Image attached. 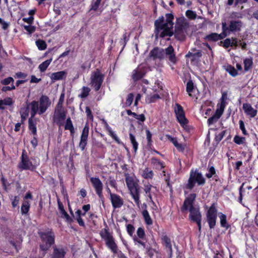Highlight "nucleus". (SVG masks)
Masks as SVG:
<instances>
[{"instance_id": "f257e3e1", "label": "nucleus", "mask_w": 258, "mask_h": 258, "mask_svg": "<svg viewBox=\"0 0 258 258\" xmlns=\"http://www.w3.org/2000/svg\"><path fill=\"white\" fill-rule=\"evenodd\" d=\"M166 22H164V18L162 17L155 22V26L156 29V35L161 37L165 36H171L173 34L172 29L173 23L172 20L173 16L171 14L166 15Z\"/></svg>"}, {"instance_id": "f03ea898", "label": "nucleus", "mask_w": 258, "mask_h": 258, "mask_svg": "<svg viewBox=\"0 0 258 258\" xmlns=\"http://www.w3.org/2000/svg\"><path fill=\"white\" fill-rule=\"evenodd\" d=\"M196 195L195 194L190 195L184 201L182 210H189L190 212L189 218L194 222H196L198 226L199 230L201 229L202 215L200 212L199 208L194 207L192 206L194 201L195 200Z\"/></svg>"}, {"instance_id": "7ed1b4c3", "label": "nucleus", "mask_w": 258, "mask_h": 258, "mask_svg": "<svg viewBox=\"0 0 258 258\" xmlns=\"http://www.w3.org/2000/svg\"><path fill=\"white\" fill-rule=\"evenodd\" d=\"M50 104V99L45 95L41 96L38 101H33L29 103L31 118H33L36 114L41 115L44 113Z\"/></svg>"}, {"instance_id": "20e7f679", "label": "nucleus", "mask_w": 258, "mask_h": 258, "mask_svg": "<svg viewBox=\"0 0 258 258\" xmlns=\"http://www.w3.org/2000/svg\"><path fill=\"white\" fill-rule=\"evenodd\" d=\"M165 56L168 57L169 60L173 63L176 62V57L174 53V48L171 45L165 49L155 47L150 52V56L154 60L163 59Z\"/></svg>"}, {"instance_id": "39448f33", "label": "nucleus", "mask_w": 258, "mask_h": 258, "mask_svg": "<svg viewBox=\"0 0 258 258\" xmlns=\"http://www.w3.org/2000/svg\"><path fill=\"white\" fill-rule=\"evenodd\" d=\"M125 176V182L130 191L131 195L137 206L140 207L141 202L140 201L139 186L138 181L135 177L130 176L128 174H126Z\"/></svg>"}, {"instance_id": "423d86ee", "label": "nucleus", "mask_w": 258, "mask_h": 258, "mask_svg": "<svg viewBox=\"0 0 258 258\" xmlns=\"http://www.w3.org/2000/svg\"><path fill=\"white\" fill-rule=\"evenodd\" d=\"M39 234L42 241V243L40 244V247L42 250L46 251L54 243V234L50 229H48L45 232H39Z\"/></svg>"}, {"instance_id": "0eeeda50", "label": "nucleus", "mask_w": 258, "mask_h": 258, "mask_svg": "<svg viewBox=\"0 0 258 258\" xmlns=\"http://www.w3.org/2000/svg\"><path fill=\"white\" fill-rule=\"evenodd\" d=\"M205 182V179L201 173L197 171H192L190 172L186 188L191 189L194 187L196 183H197L198 185H203Z\"/></svg>"}, {"instance_id": "6e6552de", "label": "nucleus", "mask_w": 258, "mask_h": 258, "mask_svg": "<svg viewBox=\"0 0 258 258\" xmlns=\"http://www.w3.org/2000/svg\"><path fill=\"white\" fill-rule=\"evenodd\" d=\"M103 79L104 76L99 70H97L92 73L90 78L91 84L96 91H98L100 89Z\"/></svg>"}, {"instance_id": "1a4fd4ad", "label": "nucleus", "mask_w": 258, "mask_h": 258, "mask_svg": "<svg viewBox=\"0 0 258 258\" xmlns=\"http://www.w3.org/2000/svg\"><path fill=\"white\" fill-rule=\"evenodd\" d=\"M18 167L21 170H33L36 168V166L32 164L25 151L22 152L21 161L19 164Z\"/></svg>"}, {"instance_id": "9d476101", "label": "nucleus", "mask_w": 258, "mask_h": 258, "mask_svg": "<svg viewBox=\"0 0 258 258\" xmlns=\"http://www.w3.org/2000/svg\"><path fill=\"white\" fill-rule=\"evenodd\" d=\"M66 117V112L63 108L55 107L53 116L54 122L59 126L62 125Z\"/></svg>"}, {"instance_id": "9b49d317", "label": "nucleus", "mask_w": 258, "mask_h": 258, "mask_svg": "<svg viewBox=\"0 0 258 258\" xmlns=\"http://www.w3.org/2000/svg\"><path fill=\"white\" fill-rule=\"evenodd\" d=\"M178 121L182 126H184L187 123V120L185 118L184 112L182 107L179 104H175L174 108Z\"/></svg>"}, {"instance_id": "f8f14e48", "label": "nucleus", "mask_w": 258, "mask_h": 258, "mask_svg": "<svg viewBox=\"0 0 258 258\" xmlns=\"http://www.w3.org/2000/svg\"><path fill=\"white\" fill-rule=\"evenodd\" d=\"M207 217L210 228H213L216 225L217 219V210L213 205L208 211Z\"/></svg>"}, {"instance_id": "ddd939ff", "label": "nucleus", "mask_w": 258, "mask_h": 258, "mask_svg": "<svg viewBox=\"0 0 258 258\" xmlns=\"http://www.w3.org/2000/svg\"><path fill=\"white\" fill-rule=\"evenodd\" d=\"M187 28L186 23H183L181 25H177L175 27L174 33L176 38L180 41L183 40L186 34Z\"/></svg>"}, {"instance_id": "4468645a", "label": "nucleus", "mask_w": 258, "mask_h": 258, "mask_svg": "<svg viewBox=\"0 0 258 258\" xmlns=\"http://www.w3.org/2000/svg\"><path fill=\"white\" fill-rule=\"evenodd\" d=\"M90 181L100 199H103V184L99 178L91 177Z\"/></svg>"}, {"instance_id": "2eb2a0df", "label": "nucleus", "mask_w": 258, "mask_h": 258, "mask_svg": "<svg viewBox=\"0 0 258 258\" xmlns=\"http://www.w3.org/2000/svg\"><path fill=\"white\" fill-rule=\"evenodd\" d=\"M108 192L110 195V199L114 209L120 208L123 204V199L118 195L111 192L110 190L108 188Z\"/></svg>"}, {"instance_id": "dca6fc26", "label": "nucleus", "mask_w": 258, "mask_h": 258, "mask_svg": "<svg viewBox=\"0 0 258 258\" xmlns=\"http://www.w3.org/2000/svg\"><path fill=\"white\" fill-rule=\"evenodd\" d=\"M89 126L88 125H85L82 131V135L81 136V140L79 144V147L81 149L82 151H83L85 149V148L87 145V142L89 135Z\"/></svg>"}, {"instance_id": "f3484780", "label": "nucleus", "mask_w": 258, "mask_h": 258, "mask_svg": "<svg viewBox=\"0 0 258 258\" xmlns=\"http://www.w3.org/2000/svg\"><path fill=\"white\" fill-rule=\"evenodd\" d=\"M163 243L165 247L166 250L168 254L169 257L172 256V248L170 239L167 235H163L161 237Z\"/></svg>"}, {"instance_id": "a211bd4d", "label": "nucleus", "mask_w": 258, "mask_h": 258, "mask_svg": "<svg viewBox=\"0 0 258 258\" xmlns=\"http://www.w3.org/2000/svg\"><path fill=\"white\" fill-rule=\"evenodd\" d=\"M243 109L247 115L250 117H254L257 114V110L254 109L249 103H243L242 105Z\"/></svg>"}, {"instance_id": "6ab92c4d", "label": "nucleus", "mask_w": 258, "mask_h": 258, "mask_svg": "<svg viewBox=\"0 0 258 258\" xmlns=\"http://www.w3.org/2000/svg\"><path fill=\"white\" fill-rule=\"evenodd\" d=\"M242 23L240 21H231L229 25V31L231 32L240 30Z\"/></svg>"}, {"instance_id": "aec40b11", "label": "nucleus", "mask_w": 258, "mask_h": 258, "mask_svg": "<svg viewBox=\"0 0 258 258\" xmlns=\"http://www.w3.org/2000/svg\"><path fill=\"white\" fill-rule=\"evenodd\" d=\"M67 72L64 71L53 73L50 76V79L52 81L60 80L66 77Z\"/></svg>"}, {"instance_id": "412c9836", "label": "nucleus", "mask_w": 258, "mask_h": 258, "mask_svg": "<svg viewBox=\"0 0 258 258\" xmlns=\"http://www.w3.org/2000/svg\"><path fill=\"white\" fill-rule=\"evenodd\" d=\"M224 111L221 109H217L216 112L213 116L210 117L208 119V123L209 125H211L216 122L218 119L221 117Z\"/></svg>"}, {"instance_id": "4be33fe9", "label": "nucleus", "mask_w": 258, "mask_h": 258, "mask_svg": "<svg viewBox=\"0 0 258 258\" xmlns=\"http://www.w3.org/2000/svg\"><path fill=\"white\" fill-rule=\"evenodd\" d=\"M107 246L114 253L117 252V246L112 237L105 241Z\"/></svg>"}, {"instance_id": "5701e85b", "label": "nucleus", "mask_w": 258, "mask_h": 258, "mask_svg": "<svg viewBox=\"0 0 258 258\" xmlns=\"http://www.w3.org/2000/svg\"><path fill=\"white\" fill-rule=\"evenodd\" d=\"M65 253L62 248L54 247L51 258H64Z\"/></svg>"}, {"instance_id": "b1692460", "label": "nucleus", "mask_w": 258, "mask_h": 258, "mask_svg": "<svg viewBox=\"0 0 258 258\" xmlns=\"http://www.w3.org/2000/svg\"><path fill=\"white\" fill-rule=\"evenodd\" d=\"M168 139L171 142L174 146L177 148L179 151H183L185 147L184 146L178 143L176 138H173L170 136H167Z\"/></svg>"}, {"instance_id": "393cba45", "label": "nucleus", "mask_w": 258, "mask_h": 258, "mask_svg": "<svg viewBox=\"0 0 258 258\" xmlns=\"http://www.w3.org/2000/svg\"><path fill=\"white\" fill-rule=\"evenodd\" d=\"M224 70L233 77H235L238 75V72L234 67L230 64H226L223 66Z\"/></svg>"}, {"instance_id": "a878e982", "label": "nucleus", "mask_w": 258, "mask_h": 258, "mask_svg": "<svg viewBox=\"0 0 258 258\" xmlns=\"http://www.w3.org/2000/svg\"><path fill=\"white\" fill-rule=\"evenodd\" d=\"M144 76V72L140 69H137L133 72L132 78L136 81L142 78Z\"/></svg>"}, {"instance_id": "bb28decb", "label": "nucleus", "mask_w": 258, "mask_h": 258, "mask_svg": "<svg viewBox=\"0 0 258 258\" xmlns=\"http://www.w3.org/2000/svg\"><path fill=\"white\" fill-rule=\"evenodd\" d=\"M142 176L145 179H152L153 177L154 173L152 170L148 168L143 169L141 172Z\"/></svg>"}, {"instance_id": "cd10ccee", "label": "nucleus", "mask_w": 258, "mask_h": 258, "mask_svg": "<svg viewBox=\"0 0 258 258\" xmlns=\"http://www.w3.org/2000/svg\"><path fill=\"white\" fill-rule=\"evenodd\" d=\"M142 215L144 217L145 222L146 224H147L148 225H151L153 224V221H152L147 210H143Z\"/></svg>"}, {"instance_id": "c85d7f7f", "label": "nucleus", "mask_w": 258, "mask_h": 258, "mask_svg": "<svg viewBox=\"0 0 258 258\" xmlns=\"http://www.w3.org/2000/svg\"><path fill=\"white\" fill-rule=\"evenodd\" d=\"M28 104L29 103H27L26 107L21 109L20 114L22 120H25L28 116L29 109H30Z\"/></svg>"}, {"instance_id": "c756f323", "label": "nucleus", "mask_w": 258, "mask_h": 258, "mask_svg": "<svg viewBox=\"0 0 258 258\" xmlns=\"http://www.w3.org/2000/svg\"><path fill=\"white\" fill-rule=\"evenodd\" d=\"M30 206V202L28 201H24L21 206L22 214L24 215L28 213Z\"/></svg>"}, {"instance_id": "7c9ffc66", "label": "nucleus", "mask_w": 258, "mask_h": 258, "mask_svg": "<svg viewBox=\"0 0 258 258\" xmlns=\"http://www.w3.org/2000/svg\"><path fill=\"white\" fill-rule=\"evenodd\" d=\"M100 235L102 238H103L105 241L109 240V239L112 237V236L109 232L108 230L105 228L103 229L100 231Z\"/></svg>"}, {"instance_id": "2f4dec72", "label": "nucleus", "mask_w": 258, "mask_h": 258, "mask_svg": "<svg viewBox=\"0 0 258 258\" xmlns=\"http://www.w3.org/2000/svg\"><path fill=\"white\" fill-rule=\"evenodd\" d=\"M221 35H218L217 33H213L211 34L208 35L205 37V39L210 41H216L220 38Z\"/></svg>"}, {"instance_id": "473e14b6", "label": "nucleus", "mask_w": 258, "mask_h": 258, "mask_svg": "<svg viewBox=\"0 0 258 258\" xmlns=\"http://www.w3.org/2000/svg\"><path fill=\"white\" fill-rule=\"evenodd\" d=\"M253 63L252 57L246 58L244 60V67L245 71H248Z\"/></svg>"}, {"instance_id": "72a5a7b5", "label": "nucleus", "mask_w": 258, "mask_h": 258, "mask_svg": "<svg viewBox=\"0 0 258 258\" xmlns=\"http://www.w3.org/2000/svg\"><path fill=\"white\" fill-rule=\"evenodd\" d=\"M52 61V59H47L39 66V69L41 72H44L49 66Z\"/></svg>"}, {"instance_id": "f704fd0d", "label": "nucleus", "mask_w": 258, "mask_h": 258, "mask_svg": "<svg viewBox=\"0 0 258 258\" xmlns=\"http://www.w3.org/2000/svg\"><path fill=\"white\" fill-rule=\"evenodd\" d=\"M64 128L65 130H70L71 133H74V128L71 118L69 117L67 118Z\"/></svg>"}, {"instance_id": "c9c22d12", "label": "nucleus", "mask_w": 258, "mask_h": 258, "mask_svg": "<svg viewBox=\"0 0 258 258\" xmlns=\"http://www.w3.org/2000/svg\"><path fill=\"white\" fill-rule=\"evenodd\" d=\"M90 91V89L87 87H83L81 90V93L79 95V97L81 98H86L88 96L89 92Z\"/></svg>"}, {"instance_id": "e433bc0d", "label": "nucleus", "mask_w": 258, "mask_h": 258, "mask_svg": "<svg viewBox=\"0 0 258 258\" xmlns=\"http://www.w3.org/2000/svg\"><path fill=\"white\" fill-rule=\"evenodd\" d=\"M227 96H228L227 93L226 92H224L222 94V96L221 98V106H220V109H221V110L224 111V108H225V106L226 105L225 101L227 99Z\"/></svg>"}, {"instance_id": "4c0bfd02", "label": "nucleus", "mask_w": 258, "mask_h": 258, "mask_svg": "<svg viewBox=\"0 0 258 258\" xmlns=\"http://www.w3.org/2000/svg\"><path fill=\"white\" fill-rule=\"evenodd\" d=\"M194 89V83L192 80H189L186 84V92L188 93L189 96H191V93L192 92Z\"/></svg>"}, {"instance_id": "58836bf2", "label": "nucleus", "mask_w": 258, "mask_h": 258, "mask_svg": "<svg viewBox=\"0 0 258 258\" xmlns=\"http://www.w3.org/2000/svg\"><path fill=\"white\" fill-rule=\"evenodd\" d=\"M32 118L31 117L29 119L28 123H29V128L31 130L33 135L36 134V126L35 124L34 123L32 120Z\"/></svg>"}, {"instance_id": "ea45409f", "label": "nucleus", "mask_w": 258, "mask_h": 258, "mask_svg": "<svg viewBox=\"0 0 258 258\" xmlns=\"http://www.w3.org/2000/svg\"><path fill=\"white\" fill-rule=\"evenodd\" d=\"M152 188H154V187L150 183H148L144 185V191L146 192L147 196H148L151 200H152V196L150 193Z\"/></svg>"}, {"instance_id": "a19ab883", "label": "nucleus", "mask_w": 258, "mask_h": 258, "mask_svg": "<svg viewBox=\"0 0 258 258\" xmlns=\"http://www.w3.org/2000/svg\"><path fill=\"white\" fill-rule=\"evenodd\" d=\"M220 219L221 226L222 227H225L226 228H228L229 227V226L227 222L226 215L221 213V216H220Z\"/></svg>"}, {"instance_id": "79ce46f5", "label": "nucleus", "mask_w": 258, "mask_h": 258, "mask_svg": "<svg viewBox=\"0 0 258 258\" xmlns=\"http://www.w3.org/2000/svg\"><path fill=\"white\" fill-rule=\"evenodd\" d=\"M36 45L39 50H44L46 48L45 42L42 40H38L36 41Z\"/></svg>"}, {"instance_id": "37998d69", "label": "nucleus", "mask_w": 258, "mask_h": 258, "mask_svg": "<svg viewBox=\"0 0 258 258\" xmlns=\"http://www.w3.org/2000/svg\"><path fill=\"white\" fill-rule=\"evenodd\" d=\"M130 139L133 145L134 150L136 152L138 149V144L136 140L135 137L132 134H130Z\"/></svg>"}, {"instance_id": "c03bdc74", "label": "nucleus", "mask_w": 258, "mask_h": 258, "mask_svg": "<svg viewBox=\"0 0 258 258\" xmlns=\"http://www.w3.org/2000/svg\"><path fill=\"white\" fill-rule=\"evenodd\" d=\"M58 204L59 210L62 216H63L64 217H65L68 220L70 217L69 215L64 210L62 205L59 202L58 203Z\"/></svg>"}, {"instance_id": "a18cd8bd", "label": "nucleus", "mask_w": 258, "mask_h": 258, "mask_svg": "<svg viewBox=\"0 0 258 258\" xmlns=\"http://www.w3.org/2000/svg\"><path fill=\"white\" fill-rule=\"evenodd\" d=\"M152 163H153L158 169H162L164 167L163 164L157 159H153Z\"/></svg>"}, {"instance_id": "49530a36", "label": "nucleus", "mask_w": 258, "mask_h": 258, "mask_svg": "<svg viewBox=\"0 0 258 258\" xmlns=\"http://www.w3.org/2000/svg\"><path fill=\"white\" fill-rule=\"evenodd\" d=\"M245 138L244 137H239V136H235L234 138V142L237 144H238V145H240V144H242L244 143V142L245 141Z\"/></svg>"}, {"instance_id": "de8ad7c7", "label": "nucleus", "mask_w": 258, "mask_h": 258, "mask_svg": "<svg viewBox=\"0 0 258 258\" xmlns=\"http://www.w3.org/2000/svg\"><path fill=\"white\" fill-rule=\"evenodd\" d=\"M101 1V0H95L94 2H93L91 5V8L90 10L96 11L100 6Z\"/></svg>"}, {"instance_id": "09e8293b", "label": "nucleus", "mask_w": 258, "mask_h": 258, "mask_svg": "<svg viewBox=\"0 0 258 258\" xmlns=\"http://www.w3.org/2000/svg\"><path fill=\"white\" fill-rule=\"evenodd\" d=\"M134 96L133 94L130 93L128 95L127 98L126 100L125 104L127 106H130L133 103Z\"/></svg>"}, {"instance_id": "8fccbe9b", "label": "nucleus", "mask_w": 258, "mask_h": 258, "mask_svg": "<svg viewBox=\"0 0 258 258\" xmlns=\"http://www.w3.org/2000/svg\"><path fill=\"white\" fill-rule=\"evenodd\" d=\"M137 234L139 238L141 239L144 238L145 235V233L143 228L139 227L137 230Z\"/></svg>"}, {"instance_id": "3c124183", "label": "nucleus", "mask_w": 258, "mask_h": 258, "mask_svg": "<svg viewBox=\"0 0 258 258\" xmlns=\"http://www.w3.org/2000/svg\"><path fill=\"white\" fill-rule=\"evenodd\" d=\"M64 94L63 93H62L60 95L58 102L55 107L63 108L62 104L64 101Z\"/></svg>"}, {"instance_id": "603ef678", "label": "nucleus", "mask_w": 258, "mask_h": 258, "mask_svg": "<svg viewBox=\"0 0 258 258\" xmlns=\"http://www.w3.org/2000/svg\"><path fill=\"white\" fill-rule=\"evenodd\" d=\"M186 16L190 19H195L196 18V14L191 10H187L186 12Z\"/></svg>"}, {"instance_id": "864d4df0", "label": "nucleus", "mask_w": 258, "mask_h": 258, "mask_svg": "<svg viewBox=\"0 0 258 258\" xmlns=\"http://www.w3.org/2000/svg\"><path fill=\"white\" fill-rule=\"evenodd\" d=\"M14 81V80L13 78L10 77H8V78H6L4 80H2L1 81V83L3 85H7L10 84L11 83H13Z\"/></svg>"}, {"instance_id": "5fc2aeb1", "label": "nucleus", "mask_w": 258, "mask_h": 258, "mask_svg": "<svg viewBox=\"0 0 258 258\" xmlns=\"http://www.w3.org/2000/svg\"><path fill=\"white\" fill-rule=\"evenodd\" d=\"M126 230L129 235L132 236L135 231V228L132 225L128 224L126 226Z\"/></svg>"}, {"instance_id": "6e6d98bb", "label": "nucleus", "mask_w": 258, "mask_h": 258, "mask_svg": "<svg viewBox=\"0 0 258 258\" xmlns=\"http://www.w3.org/2000/svg\"><path fill=\"white\" fill-rule=\"evenodd\" d=\"M239 127H240V130L242 131V133L244 135H247L248 134L246 131L245 128L244 122L242 120H239Z\"/></svg>"}, {"instance_id": "4d7b16f0", "label": "nucleus", "mask_w": 258, "mask_h": 258, "mask_svg": "<svg viewBox=\"0 0 258 258\" xmlns=\"http://www.w3.org/2000/svg\"><path fill=\"white\" fill-rule=\"evenodd\" d=\"M225 133V131H223L222 132L217 135L215 138L216 141L220 142V141H221L222 139L223 138Z\"/></svg>"}, {"instance_id": "13d9d810", "label": "nucleus", "mask_w": 258, "mask_h": 258, "mask_svg": "<svg viewBox=\"0 0 258 258\" xmlns=\"http://www.w3.org/2000/svg\"><path fill=\"white\" fill-rule=\"evenodd\" d=\"M24 28L29 33H32L35 30V27L31 25H24Z\"/></svg>"}, {"instance_id": "bf43d9fd", "label": "nucleus", "mask_w": 258, "mask_h": 258, "mask_svg": "<svg viewBox=\"0 0 258 258\" xmlns=\"http://www.w3.org/2000/svg\"><path fill=\"white\" fill-rule=\"evenodd\" d=\"M12 206L13 207H17L19 204V198L18 196H15L12 198Z\"/></svg>"}, {"instance_id": "052dcab7", "label": "nucleus", "mask_w": 258, "mask_h": 258, "mask_svg": "<svg viewBox=\"0 0 258 258\" xmlns=\"http://www.w3.org/2000/svg\"><path fill=\"white\" fill-rule=\"evenodd\" d=\"M222 30L223 33L222 34L225 37L227 35V32L229 30V28L227 27L226 24L225 22H223L222 24Z\"/></svg>"}, {"instance_id": "680f3d73", "label": "nucleus", "mask_w": 258, "mask_h": 258, "mask_svg": "<svg viewBox=\"0 0 258 258\" xmlns=\"http://www.w3.org/2000/svg\"><path fill=\"white\" fill-rule=\"evenodd\" d=\"M109 135L118 143H120V142L119 141V138L117 136V135L114 133V132L111 130L109 132H108Z\"/></svg>"}, {"instance_id": "e2e57ef3", "label": "nucleus", "mask_w": 258, "mask_h": 258, "mask_svg": "<svg viewBox=\"0 0 258 258\" xmlns=\"http://www.w3.org/2000/svg\"><path fill=\"white\" fill-rule=\"evenodd\" d=\"M85 112L88 118L91 120H93V116L92 114L91 111L89 107H86Z\"/></svg>"}, {"instance_id": "0e129e2a", "label": "nucleus", "mask_w": 258, "mask_h": 258, "mask_svg": "<svg viewBox=\"0 0 258 258\" xmlns=\"http://www.w3.org/2000/svg\"><path fill=\"white\" fill-rule=\"evenodd\" d=\"M231 43L230 38H227L223 42V46L225 48H228L229 46H231Z\"/></svg>"}, {"instance_id": "69168bd1", "label": "nucleus", "mask_w": 258, "mask_h": 258, "mask_svg": "<svg viewBox=\"0 0 258 258\" xmlns=\"http://www.w3.org/2000/svg\"><path fill=\"white\" fill-rule=\"evenodd\" d=\"M215 174V170L213 167H211L209 170L208 173L206 174V176L210 178L212 177V176Z\"/></svg>"}, {"instance_id": "338daca9", "label": "nucleus", "mask_w": 258, "mask_h": 258, "mask_svg": "<svg viewBox=\"0 0 258 258\" xmlns=\"http://www.w3.org/2000/svg\"><path fill=\"white\" fill-rule=\"evenodd\" d=\"M0 24L4 30H6L9 27V24L0 18Z\"/></svg>"}, {"instance_id": "774afa93", "label": "nucleus", "mask_w": 258, "mask_h": 258, "mask_svg": "<svg viewBox=\"0 0 258 258\" xmlns=\"http://www.w3.org/2000/svg\"><path fill=\"white\" fill-rule=\"evenodd\" d=\"M2 101L5 105H11L13 103L12 100L11 98H6L2 100Z\"/></svg>"}]
</instances>
